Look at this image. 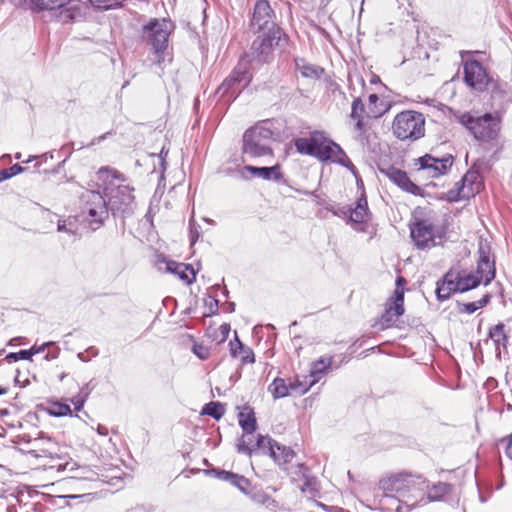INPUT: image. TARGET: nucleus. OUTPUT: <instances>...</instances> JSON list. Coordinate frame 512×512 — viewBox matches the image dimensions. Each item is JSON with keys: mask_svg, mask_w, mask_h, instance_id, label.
Listing matches in <instances>:
<instances>
[{"mask_svg": "<svg viewBox=\"0 0 512 512\" xmlns=\"http://www.w3.org/2000/svg\"><path fill=\"white\" fill-rule=\"evenodd\" d=\"M239 424L240 426L242 427L243 431L246 433V435H243L242 438L239 440V442L245 438V440L247 441V443L250 445V446H254V444H252L253 440V432L256 430V418L254 416V413L249 410L247 413L246 412H240L239 413Z\"/></svg>", "mask_w": 512, "mask_h": 512, "instance_id": "29", "label": "nucleus"}, {"mask_svg": "<svg viewBox=\"0 0 512 512\" xmlns=\"http://www.w3.org/2000/svg\"><path fill=\"white\" fill-rule=\"evenodd\" d=\"M9 361H18V355L16 353H10L6 357Z\"/></svg>", "mask_w": 512, "mask_h": 512, "instance_id": "58", "label": "nucleus"}, {"mask_svg": "<svg viewBox=\"0 0 512 512\" xmlns=\"http://www.w3.org/2000/svg\"><path fill=\"white\" fill-rule=\"evenodd\" d=\"M90 394V390L88 388V384L81 388L79 395H86V400L88 399V396Z\"/></svg>", "mask_w": 512, "mask_h": 512, "instance_id": "57", "label": "nucleus"}, {"mask_svg": "<svg viewBox=\"0 0 512 512\" xmlns=\"http://www.w3.org/2000/svg\"><path fill=\"white\" fill-rule=\"evenodd\" d=\"M455 120L464 126L478 141L489 142L494 140L500 131V117L497 114L478 112H457Z\"/></svg>", "mask_w": 512, "mask_h": 512, "instance_id": "2", "label": "nucleus"}, {"mask_svg": "<svg viewBox=\"0 0 512 512\" xmlns=\"http://www.w3.org/2000/svg\"><path fill=\"white\" fill-rule=\"evenodd\" d=\"M198 238H199L198 228L190 223V240H191V243L194 244L197 241Z\"/></svg>", "mask_w": 512, "mask_h": 512, "instance_id": "51", "label": "nucleus"}, {"mask_svg": "<svg viewBox=\"0 0 512 512\" xmlns=\"http://www.w3.org/2000/svg\"><path fill=\"white\" fill-rule=\"evenodd\" d=\"M283 36L280 27L272 26L265 31H259V35L253 41L248 61H256L258 63H268L273 59V52Z\"/></svg>", "mask_w": 512, "mask_h": 512, "instance_id": "7", "label": "nucleus"}, {"mask_svg": "<svg viewBox=\"0 0 512 512\" xmlns=\"http://www.w3.org/2000/svg\"><path fill=\"white\" fill-rule=\"evenodd\" d=\"M90 3L98 9H113L117 7V2L114 0H89Z\"/></svg>", "mask_w": 512, "mask_h": 512, "instance_id": "44", "label": "nucleus"}, {"mask_svg": "<svg viewBox=\"0 0 512 512\" xmlns=\"http://www.w3.org/2000/svg\"><path fill=\"white\" fill-rule=\"evenodd\" d=\"M76 2L78 0H31L36 9L57 11V17L64 23L74 20L80 14Z\"/></svg>", "mask_w": 512, "mask_h": 512, "instance_id": "11", "label": "nucleus"}, {"mask_svg": "<svg viewBox=\"0 0 512 512\" xmlns=\"http://www.w3.org/2000/svg\"><path fill=\"white\" fill-rule=\"evenodd\" d=\"M398 318L399 317L394 315L393 312L389 308H386V310L381 318L382 325L385 327H390L398 320Z\"/></svg>", "mask_w": 512, "mask_h": 512, "instance_id": "45", "label": "nucleus"}, {"mask_svg": "<svg viewBox=\"0 0 512 512\" xmlns=\"http://www.w3.org/2000/svg\"><path fill=\"white\" fill-rule=\"evenodd\" d=\"M392 133L401 141H417L425 135V117L414 110L398 113L392 122Z\"/></svg>", "mask_w": 512, "mask_h": 512, "instance_id": "6", "label": "nucleus"}, {"mask_svg": "<svg viewBox=\"0 0 512 512\" xmlns=\"http://www.w3.org/2000/svg\"><path fill=\"white\" fill-rule=\"evenodd\" d=\"M381 172L404 191L414 195L419 193L420 188L409 179L406 172L395 167L382 169Z\"/></svg>", "mask_w": 512, "mask_h": 512, "instance_id": "19", "label": "nucleus"}, {"mask_svg": "<svg viewBox=\"0 0 512 512\" xmlns=\"http://www.w3.org/2000/svg\"><path fill=\"white\" fill-rule=\"evenodd\" d=\"M366 111L367 108H365L361 98H355L352 102L350 117L355 121L356 130L360 132H363L365 129L363 119L366 116Z\"/></svg>", "mask_w": 512, "mask_h": 512, "instance_id": "30", "label": "nucleus"}, {"mask_svg": "<svg viewBox=\"0 0 512 512\" xmlns=\"http://www.w3.org/2000/svg\"><path fill=\"white\" fill-rule=\"evenodd\" d=\"M295 65L296 69L305 78L319 79L324 73V70L321 67L310 64L304 59H296Z\"/></svg>", "mask_w": 512, "mask_h": 512, "instance_id": "31", "label": "nucleus"}, {"mask_svg": "<svg viewBox=\"0 0 512 512\" xmlns=\"http://www.w3.org/2000/svg\"><path fill=\"white\" fill-rule=\"evenodd\" d=\"M336 145L337 143L329 139L324 133L323 139L321 140V146H319V150L316 151L314 157L322 162L329 161Z\"/></svg>", "mask_w": 512, "mask_h": 512, "instance_id": "33", "label": "nucleus"}, {"mask_svg": "<svg viewBox=\"0 0 512 512\" xmlns=\"http://www.w3.org/2000/svg\"><path fill=\"white\" fill-rule=\"evenodd\" d=\"M349 220L354 230L359 232H366L368 224L371 220V213L368 209V202L364 195H362L356 203L354 208H349Z\"/></svg>", "mask_w": 512, "mask_h": 512, "instance_id": "15", "label": "nucleus"}, {"mask_svg": "<svg viewBox=\"0 0 512 512\" xmlns=\"http://www.w3.org/2000/svg\"><path fill=\"white\" fill-rule=\"evenodd\" d=\"M307 468L303 464L297 465V471H295V474L298 476L306 477Z\"/></svg>", "mask_w": 512, "mask_h": 512, "instance_id": "54", "label": "nucleus"}, {"mask_svg": "<svg viewBox=\"0 0 512 512\" xmlns=\"http://www.w3.org/2000/svg\"><path fill=\"white\" fill-rule=\"evenodd\" d=\"M238 452L251 455L260 452L269 455L284 470L289 471L287 465L295 457V453L288 447L281 446L268 436L258 435L254 446H250L245 438L237 444Z\"/></svg>", "mask_w": 512, "mask_h": 512, "instance_id": "5", "label": "nucleus"}, {"mask_svg": "<svg viewBox=\"0 0 512 512\" xmlns=\"http://www.w3.org/2000/svg\"><path fill=\"white\" fill-rule=\"evenodd\" d=\"M410 230L411 237L418 248L425 249L435 245L434 226L429 220L416 221Z\"/></svg>", "mask_w": 512, "mask_h": 512, "instance_id": "14", "label": "nucleus"}, {"mask_svg": "<svg viewBox=\"0 0 512 512\" xmlns=\"http://www.w3.org/2000/svg\"><path fill=\"white\" fill-rule=\"evenodd\" d=\"M224 413V405L220 402H209L202 409L203 415L211 416L216 420H219L224 415Z\"/></svg>", "mask_w": 512, "mask_h": 512, "instance_id": "39", "label": "nucleus"}, {"mask_svg": "<svg viewBox=\"0 0 512 512\" xmlns=\"http://www.w3.org/2000/svg\"><path fill=\"white\" fill-rule=\"evenodd\" d=\"M419 171H422L429 178H438L448 172L453 164V157L447 155L442 158H435L426 154L417 159Z\"/></svg>", "mask_w": 512, "mask_h": 512, "instance_id": "13", "label": "nucleus"}, {"mask_svg": "<svg viewBox=\"0 0 512 512\" xmlns=\"http://www.w3.org/2000/svg\"><path fill=\"white\" fill-rule=\"evenodd\" d=\"M379 487L385 496L395 494L408 503L414 500V492H423L428 485L426 479L421 475L399 473L381 479Z\"/></svg>", "mask_w": 512, "mask_h": 512, "instance_id": "3", "label": "nucleus"}, {"mask_svg": "<svg viewBox=\"0 0 512 512\" xmlns=\"http://www.w3.org/2000/svg\"><path fill=\"white\" fill-rule=\"evenodd\" d=\"M310 388L306 381L296 379H283L275 378L269 385L268 391L272 394L274 399H280L289 396L291 393L298 395L305 394Z\"/></svg>", "mask_w": 512, "mask_h": 512, "instance_id": "12", "label": "nucleus"}, {"mask_svg": "<svg viewBox=\"0 0 512 512\" xmlns=\"http://www.w3.org/2000/svg\"><path fill=\"white\" fill-rule=\"evenodd\" d=\"M333 359L331 357L328 358H320L315 361L311 367V377L313 380L308 383L310 387L319 379V376L326 372L328 368L331 366Z\"/></svg>", "mask_w": 512, "mask_h": 512, "instance_id": "35", "label": "nucleus"}, {"mask_svg": "<svg viewBox=\"0 0 512 512\" xmlns=\"http://www.w3.org/2000/svg\"><path fill=\"white\" fill-rule=\"evenodd\" d=\"M368 100L369 103L366 111V117L379 118L388 110L384 103L379 104V97L377 94L369 95Z\"/></svg>", "mask_w": 512, "mask_h": 512, "instance_id": "34", "label": "nucleus"}, {"mask_svg": "<svg viewBox=\"0 0 512 512\" xmlns=\"http://www.w3.org/2000/svg\"><path fill=\"white\" fill-rule=\"evenodd\" d=\"M234 475H235V474H234V473H232V472H228V471H224V470H223V471H220V472L218 473V478H219V479H221V480H223V481H226V482H229V483H230V482L232 481V479H233Z\"/></svg>", "mask_w": 512, "mask_h": 512, "instance_id": "50", "label": "nucleus"}, {"mask_svg": "<svg viewBox=\"0 0 512 512\" xmlns=\"http://www.w3.org/2000/svg\"><path fill=\"white\" fill-rule=\"evenodd\" d=\"M324 132L322 131H313L310 133L309 137L298 138L295 140L296 150L300 154L313 156L316 154V151L319 150V146H321V140L323 139Z\"/></svg>", "mask_w": 512, "mask_h": 512, "instance_id": "20", "label": "nucleus"}, {"mask_svg": "<svg viewBox=\"0 0 512 512\" xmlns=\"http://www.w3.org/2000/svg\"><path fill=\"white\" fill-rule=\"evenodd\" d=\"M49 412L51 415L56 417L72 415V410L69 405L55 402L51 405Z\"/></svg>", "mask_w": 512, "mask_h": 512, "instance_id": "41", "label": "nucleus"}, {"mask_svg": "<svg viewBox=\"0 0 512 512\" xmlns=\"http://www.w3.org/2000/svg\"><path fill=\"white\" fill-rule=\"evenodd\" d=\"M229 346L232 357H240L242 363H254L255 357L252 349L244 346L236 333L234 340L230 341Z\"/></svg>", "mask_w": 512, "mask_h": 512, "instance_id": "28", "label": "nucleus"}, {"mask_svg": "<svg viewBox=\"0 0 512 512\" xmlns=\"http://www.w3.org/2000/svg\"><path fill=\"white\" fill-rule=\"evenodd\" d=\"M309 485H310V480H307L305 483V486H309Z\"/></svg>", "mask_w": 512, "mask_h": 512, "instance_id": "63", "label": "nucleus"}, {"mask_svg": "<svg viewBox=\"0 0 512 512\" xmlns=\"http://www.w3.org/2000/svg\"><path fill=\"white\" fill-rule=\"evenodd\" d=\"M6 392H7V389L0 386V395L5 394Z\"/></svg>", "mask_w": 512, "mask_h": 512, "instance_id": "60", "label": "nucleus"}, {"mask_svg": "<svg viewBox=\"0 0 512 512\" xmlns=\"http://www.w3.org/2000/svg\"><path fill=\"white\" fill-rule=\"evenodd\" d=\"M506 455L512 460V434L510 435L506 445Z\"/></svg>", "mask_w": 512, "mask_h": 512, "instance_id": "55", "label": "nucleus"}, {"mask_svg": "<svg viewBox=\"0 0 512 512\" xmlns=\"http://www.w3.org/2000/svg\"><path fill=\"white\" fill-rule=\"evenodd\" d=\"M457 281V273L448 272L445 274L441 281L437 283L436 294L437 298L441 301L448 299L452 293L459 292Z\"/></svg>", "mask_w": 512, "mask_h": 512, "instance_id": "24", "label": "nucleus"}, {"mask_svg": "<svg viewBox=\"0 0 512 512\" xmlns=\"http://www.w3.org/2000/svg\"><path fill=\"white\" fill-rule=\"evenodd\" d=\"M123 182L116 170L103 167L96 173V184L102 188L113 214L129 212L134 202V189Z\"/></svg>", "mask_w": 512, "mask_h": 512, "instance_id": "1", "label": "nucleus"}, {"mask_svg": "<svg viewBox=\"0 0 512 512\" xmlns=\"http://www.w3.org/2000/svg\"><path fill=\"white\" fill-rule=\"evenodd\" d=\"M489 300L490 295L486 294L477 301L461 304L459 310L460 312L463 313L472 314L476 312L478 309L485 307L488 304Z\"/></svg>", "mask_w": 512, "mask_h": 512, "instance_id": "40", "label": "nucleus"}, {"mask_svg": "<svg viewBox=\"0 0 512 512\" xmlns=\"http://www.w3.org/2000/svg\"><path fill=\"white\" fill-rule=\"evenodd\" d=\"M404 283L405 279L403 277L397 278L396 289L392 297V302L387 307L393 312L394 315L398 317H400L404 313Z\"/></svg>", "mask_w": 512, "mask_h": 512, "instance_id": "27", "label": "nucleus"}, {"mask_svg": "<svg viewBox=\"0 0 512 512\" xmlns=\"http://www.w3.org/2000/svg\"><path fill=\"white\" fill-rule=\"evenodd\" d=\"M273 131L265 123H258L247 129L242 139V152L252 159L273 157Z\"/></svg>", "mask_w": 512, "mask_h": 512, "instance_id": "4", "label": "nucleus"}, {"mask_svg": "<svg viewBox=\"0 0 512 512\" xmlns=\"http://www.w3.org/2000/svg\"><path fill=\"white\" fill-rule=\"evenodd\" d=\"M16 355H18V360H31L32 353L29 350H20L19 352H16Z\"/></svg>", "mask_w": 512, "mask_h": 512, "instance_id": "52", "label": "nucleus"}, {"mask_svg": "<svg viewBox=\"0 0 512 512\" xmlns=\"http://www.w3.org/2000/svg\"><path fill=\"white\" fill-rule=\"evenodd\" d=\"M97 432H98V434H100L102 436H106L108 434V429H107V427H105L103 425H98Z\"/></svg>", "mask_w": 512, "mask_h": 512, "instance_id": "56", "label": "nucleus"}, {"mask_svg": "<svg viewBox=\"0 0 512 512\" xmlns=\"http://www.w3.org/2000/svg\"><path fill=\"white\" fill-rule=\"evenodd\" d=\"M52 344H53V342H46V343L42 344L41 346H36V345L32 346L30 348L32 356L35 355V354L43 352L45 350V348L49 347Z\"/></svg>", "mask_w": 512, "mask_h": 512, "instance_id": "49", "label": "nucleus"}, {"mask_svg": "<svg viewBox=\"0 0 512 512\" xmlns=\"http://www.w3.org/2000/svg\"><path fill=\"white\" fill-rule=\"evenodd\" d=\"M488 337L494 344L496 356L500 358L501 349L506 350L509 338L505 324L498 323L490 327Z\"/></svg>", "mask_w": 512, "mask_h": 512, "instance_id": "25", "label": "nucleus"}, {"mask_svg": "<svg viewBox=\"0 0 512 512\" xmlns=\"http://www.w3.org/2000/svg\"><path fill=\"white\" fill-rule=\"evenodd\" d=\"M57 354H58V353L53 354V355L51 356V358H52V359L56 358V357H57Z\"/></svg>", "mask_w": 512, "mask_h": 512, "instance_id": "62", "label": "nucleus"}, {"mask_svg": "<svg viewBox=\"0 0 512 512\" xmlns=\"http://www.w3.org/2000/svg\"><path fill=\"white\" fill-rule=\"evenodd\" d=\"M57 231L71 236L76 235L78 231L77 219L72 216L59 219L57 222Z\"/></svg>", "mask_w": 512, "mask_h": 512, "instance_id": "37", "label": "nucleus"}, {"mask_svg": "<svg viewBox=\"0 0 512 512\" xmlns=\"http://www.w3.org/2000/svg\"><path fill=\"white\" fill-rule=\"evenodd\" d=\"M329 161L340 164L354 172L355 166L350 161L349 157L343 151V149L337 144L335 150Z\"/></svg>", "mask_w": 512, "mask_h": 512, "instance_id": "38", "label": "nucleus"}, {"mask_svg": "<svg viewBox=\"0 0 512 512\" xmlns=\"http://www.w3.org/2000/svg\"><path fill=\"white\" fill-rule=\"evenodd\" d=\"M247 61L242 59L217 90L221 97L236 98L250 82Z\"/></svg>", "mask_w": 512, "mask_h": 512, "instance_id": "10", "label": "nucleus"}, {"mask_svg": "<svg viewBox=\"0 0 512 512\" xmlns=\"http://www.w3.org/2000/svg\"><path fill=\"white\" fill-rule=\"evenodd\" d=\"M64 469L72 472L71 478L77 479L88 478L87 474L90 472L87 467H76L75 463H66Z\"/></svg>", "mask_w": 512, "mask_h": 512, "instance_id": "42", "label": "nucleus"}, {"mask_svg": "<svg viewBox=\"0 0 512 512\" xmlns=\"http://www.w3.org/2000/svg\"><path fill=\"white\" fill-rule=\"evenodd\" d=\"M81 208H109L108 199L104 192L96 190H85L80 195Z\"/></svg>", "mask_w": 512, "mask_h": 512, "instance_id": "23", "label": "nucleus"}, {"mask_svg": "<svg viewBox=\"0 0 512 512\" xmlns=\"http://www.w3.org/2000/svg\"><path fill=\"white\" fill-rule=\"evenodd\" d=\"M173 28V23L170 20L151 19L143 28V36L158 54L167 48L169 35Z\"/></svg>", "mask_w": 512, "mask_h": 512, "instance_id": "9", "label": "nucleus"}, {"mask_svg": "<svg viewBox=\"0 0 512 512\" xmlns=\"http://www.w3.org/2000/svg\"><path fill=\"white\" fill-rule=\"evenodd\" d=\"M15 157H16L17 159H20V157H21V156H20V154L18 153V154H16V156H15Z\"/></svg>", "mask_w": 512, "mask_h": 512, "instance_id": "64", "label": "nucleus"}, {"mask_svg": "<svg viewBox=\"0 0 512 512\" xmlns=\"http://www.w3.org/2000/svg\"><path fill=\"white\" fill-rule=\"evenodd\" d=\"M76 411H80L86 402V395H76L71 399Z\"/></svg>", "mask_w": 512, "mask_h": 512, "instance_id": "48", "label": "nucleus"}, {"mask_svg": "<svg viewBox=\"0 0 512 512\" xmlns=\"http://www.w3.org/2000/svg\"><path fill=\"white\" fill-rule=\"evenodd\" d=\"M230 484L237 487L241 492L248 494L250 482L244 476L235 474Z\"/></svg>", "mask_w": 512, "mask_h": 512, "instance_id": "43", "label": "nucleus"}, {"mask_svg": "<svg viewBox=\"0 0 512 512\" xmlns=\"http://www.w3.org/2000/svg\"><path fill=\"white\" fill-rule=\"evenodd\" d=\"M81 217L88 227L95 231L99 229L108 218V208H81Z\"/></svg>", "mask_w": 512, "mask_h": 512, "instance_id": "21", "label": "nucleus"}, {"mask_svg": "<svg viewBox=\"0 0 512 512\" xmlns=\"http://www.w3.org/2000/svg\"><path fill=\"white\" fill-rule=\"evenodd\" d=\"M78 358L82 361H87V359L84 357V354L83 353H79L78 354Z\"/></svg>", "mask_w": 512, "mask_h": 512, "instance_id": "59", "label": "nucleus"}, {"mask_svg": "<svg viewBox=\"0 0 512 512\" xmlns=\"http://www.w3.org/2000/svg\"><path fill=\"white\" fill-rule=\"evenodd\" d=\"M462 185L458 188L456 199H469L479 193L482 187L480 174L475 170H469L462 178Z\"/></svg>", "mask_w": 512, "mask_h": 512, "instance_id": "18", "label": "nucleus"}, {"mask_svg": "<svg viewBox=\"0 0 512 512\" xmlns=\"http://www.w3.org/2000/svg\"><path fill=\"white\" fill-rule=\"evenodd\" d=\"M453 486L448 483L438 482L428 489L427 499L430 502L441 501L444 496L448 495L452 491Z\"/></svg>", "mask_w": 512, "mask_h": 512, "instance_id": "32", "label": "nucleus"}, {"mask_svg": "<svg viewBox=\"0 0 512 512\" xmlns=\"http://www.w3.org/2000/svg\"><path fill=\"white\" fill-rule=\"evenodd\" d=\"M219 331L221 333V336H222V339L221 341H224L226 340V338L228 337L229 335V332H230V326L228 324H222L220 327H219Z\"/></svg>", "mask_w": 512, "mask_h": 512, "instance_id": "53", "label": "nucleus"}, {"mask_svg": "<svg viewBox=\"0 0 512 512\" xmlns=\"http://www.w3.org/2000/svg\"><path fill=\"white\" fill-rule=\"evenodd\" d=\"M7 178H4V174H0V182L3 180H6Z\"/></svg>", "mask_w": 512, "mask_h": 512, "instance_id": "61", "label": "nucleus"}, {"mask_svg": "<svg viewBox=\"0 0 512 512\" xmlns=\"http://www.w3.org/2000/svg\"><path fill=\"white\" fill-rule=\"evenodd\" d=\"M495 277V269L493 263L489 261L488 256L481 255L478 261L475 274L469 273L460 275L457 273V285L459 292H465L476 288L481 282L485 285L489 284Z\"/></svg>", "mask_w": 512, "mask_h": 512, "instance_id": "8", "label": "nucleus"}, {"mask_svg": "<svg viewBox=\"0 0 512 512\" xmlns=\"http://www.w3.org/2000/svg\"><path fill=\"white\" fill-rule=\"evenodd\" d=\"M464 80L468 86L482 90L488 83V75L480 62L467 61L464 64Z\"/></svg>", "mask_w": 512, "mask_h": 512, "instance_id": "16", "label": "nucleus"}, {"mask_svg": "<svg viewBox=\"0 0 512 512\" xmlns=\"http://www.w3.org/2000/svg\"><path fill=\"white\" fill-rule=\"evenodd\" d=\"M166 270L177 275L186 284H192L195 281L196 275L194 269L190 265L175 261H168L166 263Z\"/></svg>", "mask_w": 512, "mask_h": 512, "instance_id": "26", "label": "nucleus"}, {"mask_svg": "<svg viewBox=\"0 0 512 512\" xmlns=\"http://www.w3.org/2000/svg\"><path fill=\"white\" fill-rule=\"evenodd\" d=\"M243 171L250 173L251 177H258L268 181L278 182L282 179L281 167L279 164L271 167L244 166Z\"/></svg>", "mask_w": 512, "mask_h": 512, "instance_id": "22", "label": "nucleus"}, {"mask_svg": "<svg viewBox=\"0 0 512 512\" xmlns=\"http://www.w3.org/2000/svg\"><path fill=\"white\" fill-rule=\"evenodd\" d=\"M251 24L258 31H265L272 26H277L273 21V10L266 0L256 2Z\"/></svg>", "mask_w": 512, "mask_h": 512, "instance_id": "17", "label": "nucleus"}, {"mask_svg": "<svg viewBox=\"0 0 512 512\" xmlns=\"http://www.w3.org/2000/svg\"><path fill=\"white\" fill-rule=\"evenodd\" d=\"M24 171V168L19 164H14L10 168L3 169L0 171V174H4V178H10L16 176Z\"/></svg>", "mask_w": 512, "mask_h": 512, "instance_id": "46", "label": "nucleus"}, {"mask_svg": "<svg viewBox=\"0 0 512 512\" xmlns=\"http://www.w3.org/2000/svg\"><path fill=\"white\" fill-rule=\"evenodd\" d=\"M193 353L201 360H205L209 357V349L202 344H194Z\"/></svg>", "mask_w": 512, "mask_h": 512, "instance_id": "47", "label": "nucleus"}, {"mask_svg": "<svg viewBox=\"0 0 512 512\" xmlns=\"http://www.w3.org/2000/svg\"><path fill=\"white\" fill-rule=\"evenodd\" d=\"M251 500L259 505L266 506L269 509L276 508V501L272 499L269 495L261 490L249 491L248 494Z\"/></svg>", "mask_w": 512, "mask_h": 512, "instance_id": "36", "label": "nucleus"}]
</instances>
